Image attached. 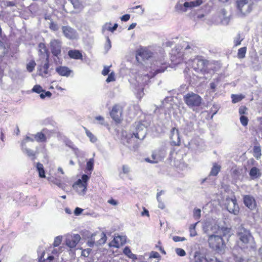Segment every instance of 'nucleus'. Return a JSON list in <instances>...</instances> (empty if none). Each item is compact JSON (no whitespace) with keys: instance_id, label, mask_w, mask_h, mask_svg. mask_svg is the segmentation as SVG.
I'll return each mask as SVG.
<instances>
[{"instance_id":"1","label":"nucleus","mask_w":262,"mask_h":262,"mask_svg":"<svg viewBox=\"0 0 262 262\" xmlns=\"http://www.w3.org/2000/svg\"><path fill=\"white\" fill-rule=\"evenodd\" d=\"M154 58V60L150 67V74L138 75L135 79H132L130 81L133 88L135 90L134 92L139 98L143 96V86L147 83L150 78L158 73L164 72L168 67V63L165 59L164 50H161L160 54L155 56Z\"/></svg>"},{"instance_id":"2","label":"nucleus","mask_w":262,"mask_h":262,"mask_svg":"<svg viewBox=\"0 0 262 262\" xmlns=\"http://www.w3.org/2000/svg\"><path fill=\"white\" fill-rule=\"evenodd\" d=\"M204 230L208 235V242L209 247L217 253L223 252L226 247L221 233L225 234L228 233L230 229L228 228H220L216 224L213 225H206L204 227Z\"/></svg>"},{"instance_id":"3","label":"nucleus","mask_w":262,"mask_h":262,"mask_svg":"<svg viewBox=\"0 0 262 262\" xmlns=\"http://www.w3.org/2000/svg\"><path fill=\"white\" fill-rule=\"evenodd\" d=\"M147 127L141 122L135 123L129 132L122 133V141L124 144L130 147L136 143L137 140H143L147 134Z\"/></svg>"},{"instance_id":"4","label":"nucleus","mask_w":262,"mask_h":262,"mask_svg":"<svg viewBox=\"0 0 262 262\" xmlns=\"http://www.w3.org/2000/svg\"><path fill=\"white\" fill-rule=\"evenodd\" d=\"M238 245L243 249L255 248L254 239L249 230L243 226H239L236 232Z\"/></svg>"},{"instance_id":"5","label":"nucleus","mask_w":262,"mask_h":262,"mask_svg":"<svg viewBox=\"0 0 262 262\" xmlns=\"http://www.w3.org/2000/svg\"><path fill=\"white\" fill-rule=\"evenodd\" d=\"M193 46L186 42H183L180 46H177L171 50L170 60L173 65L181 63L184 59L185 52L190 53L193 50Z\"/></svg>"},{"instance_id":"6","label":"nucleus","mask_w":262,"mask_h":262,"mask_svg":"<svg viewBox=\"0 0 262 262\" xmlns=\"http://www.w3.org/2000/svg\"><path fill=\"white\" fill-rule=\"evenodd\" d=\"M192 68L198 73H208L210 69L214 71L212 65L201 57H198L192 61Z\"/></svg>"},{"instance_id":"7","label":"nucleus","mask_w":262,"mask_h":262,"mask_svg":"<svg viewBox=\"0 0 262 262\" xmlns=\"http://www.w3.org/2000/svg\"><path fill=\"white\" fill-rule=\"evenodd\" d=\"M253 5V0H237V14L239 17H244L249 13Z\"/></svg>"},{"instance_id":"8","label":"nucleus","mask_w":262,"mask_h":262,"mask_svg":"<svg viewBox=\"0 0 262 262\" xmlns=\"http://www.w3.org/2000/svg\"><path fill=\"white\" fill-rule=\"evenodd\" d=\"M185 103L191 108L200 105L202 102L201 97L193 92H189L184 96Z\"/></svg>"},{"instance_id":"9","label":"nucleus","mask_w":262,"mask_h":262,"mask_svg":"<svg viewBox=\"0 0 262 262\" xmlns=\"http://www.w3.org/2000/svg\"><path fill=\"white\" fill-rule=\"evenodd\" d=\"M202 3V0H196L194 1L186 2L183 4L178 3L176 5L175 8L178 11L186 12L188 10L199 6Z\"/></svg>"},{"instance_id":"10","label":"nucleus","mask_w":262,"mask_h":262,"mask_svg":"<svg viewBox=\"0 0 262 262\" xmlns=\"http://www.w3.org/2000/svg\"><path fill=\"white\" fill-rule=\"evenodd\" d=\"M166 156V151L163 148H160L155 150L152 154L151 158H146V161L150 163H157L159 161H162Z\"/></svg>"},{"instance_id":"11","label":"nucleus","mask_w":262,"mask_h":262,"mask_svg":"<svg viewBox=\"0 0 262 262\" xmlns=\"http://www.w3.org/2000/svg\"><path fill=\"white\" fill-rule=\"evenodd\" d=\"M62 42L56 39H53L50 42V49L53 56L60 55L61 53Z\"/></svg>"},{"instance_id":"12","label":"nucleus","mask_w":262,"mask_h":262,"mask_svg":"<svg viewBox=\"0 0 262 262\" xmlns=\"http://www.w3.org/2000/svg\"><path fill=\"white\" fill-rule=\"evenodd\" d=\"M61 30L64 36L68 39L74 40L78 38L77 31L69 26H63Z\"/></svg>"},{"instance_id":"13","label":"nucleus","mask_w":262,"mask_h":262,"mask_svg":"<svg viewBox=\"0 0 262 262\" xmlns=\"http://www.w3.org/2000/svg\"><path fill=\"white\" fill-rule=\"evenodd\" d=\"M81 239L78 234H67L66 236V245L70 248H75Z\"/></svg>"},{"instance_id":"14","label":"nucleus","mask_w":262,"mask_h":262,"mask_svg":"<svg viewBox=\"0 0 262 262\" xmlns=\"http://www.w3.org/2000/svg\"><path fill=\"white\" fill-rule=\"evenodd\" d=\"M122 109L119 105H116L110 112L111 118L116 122L120 123L122 120Z\"/></svg>"},{"instance_id":"15","label":"nucleus","mask_w":262,"mask_h":262,"mask_svg":"<svg viewBox=\"0 0 262 262\" xmlns=\"http://www.w3.org/2000/svg\"><path fill=\"white\" fill-rule=\"evenodd\" d=\"M227 204L226 206L228 211L236 215L239 212V208L236 203L235 199H228L227 200Z\"/></svg>"},{"instance_id":"16","label":"nucleus","mask_w":262,"mask_h":262,"mask_svg":"<svg viewBox=\"0 0 262 262\" xmlns=\"http://www.w3.org/2000/svg\"><path fill=\"white\" fill-rule=\"evenodd\" d=\"M153 53L149 50L146 48H141L138 50L136 54V59L139 61V57H141L143 59H148L152 56Z\"/></svg>"},{"instance_id":"17","label":"nucleus","mask_w":262,"mask_h":262,"mask_svg":"<svg viewBox=\"0 0 262 262\" xmlns=\"http://www.w3.org/2000/svg\"><path fill=\"white\" fill-rule=\"evenodd\" d=\"M56 72L61 76L68 77L73 73V71L66 66H59L55 68Z\"/></svg>"},{"instance_id":"18","label":"nucleus","mask_w":262,"mask_h":262,"mask_svg":"<svg viewBox=\"0 0 262 262\" xmlns=\"http://www.w3.org/2000/svg\"><path fill=\"white\" fill-rule=\"evenodd\" d=\"M45 63L43 66L40 67L38 70V75L42 77H46L49 74V55L46 56Z\"/></svg>"},{"instance_id":"19","label":"nucleus","mask_w":262,"mask_h":262,"mask_svg":"<svg viewBox=\"0 0 262 262\" xmlns=\"http://www.w3.org/2000/svg\"><path fill=\"white\" fill-rule=\"evenodd\" d=\"M170 139L174 145L179 146L180 144V137L178 129L173 128L170 132Z\"/></svg>"},{"instance_id":"20","label":"nucleus","mask_w":262,"mask_h":262,"mask_svg":"<svg viewBox=\"0 0 262 262\" xmlns=\"http://www.w3.org/2000/svg\"><path fill=\"white\" fill-rule=\"evenodd\" d=\"M249 174L251 180H255L259 179L261 177V172L259 168L254 166L250 169Z\"/></svg>"},{"instance_id":"21","label":"nucleus","mask_w":262,"mask_h":262,"mask_svg":"<svg viewBox=\"0 0 262 262\" xmlns=\"http://www.w3.org/2000/svg\"><path fill=\"white\" fill-rule=\"evenodd\" d=\"M245 205L250 209L255 207V201L254 198L250 195H246L244 197Z\"/></svg>"},{"instance_id":"22","label":"nucleus","mask_w":262,"mask_h":262,"mask_svg":"<svg viewBox=\"0 0 262 262\" xmlns=\"http://www.w3.org/2000/svg\"><path fill=\"white\" fill-rule=\"evenodd\" d=\"M83 185H84L81 183V180L79 179L74 184L73 187L78 194L83 195L85 194L86 190V189H83V188L82 187V186H83Z\"/></svg>"},{"instance_id":"23","label":"nucleus","mask_w":262,"mask_h":262,"mask_svg":"<svg viewBox=\"0 0 262 262\" xmlns=\"http://www.w3.org/2000/svg\"><path fill=\"white\" fill-rule=\"evenodd\" d=\"M68 55L71 58L75 59H82V55L81 52L77 50H71L69 51Z\"/></svg>"},{"instance_id":"24","label":"nucleus","mask_w":262,"mask_h":262,"mask_svg":"<svg viewBox=\"0 0 262 262\" xmlns=\"http://www.w3.org/2000/svg\"><path fill=\"white\" fill-rule=\"evenodd\" d=\"M23 152L32 160L35 159L36 153L33 150L28 148L26 146H21Z\"/></svg>"},{"instance_id":"25","label":"nucleus","mask_w":262,"mask_h":262,"mask_svg":"<svg viewBox=\"0 0 262 262\" xmlns=\"http://www.w3.org/2000/svg\"><path fill=\"white\" fill-rule=\"evenodd\" d=\"M115 243L113 246L115 247H119L125 243V237L123 236H117L114 237L113 241Z\"/></svg>"},{"instance_id":"26","label":"nucleus","mask_w":262,"mask_h":262,"mask_svg":"<svg viewBox=\"0 0 262 262\" xmlns=\"http://www.w3.org/2000/svg\"><path fill=\"white\" fill-rule=\"evenodd\" d=\"M39 52L42 58H46V56L49 55L46 46L43 43H40L38 45Z\"/></svg>"},{"instance_id":"27","label":"nucleus","mask_w":262,"mask_h":262,"mask_svg":"<svg viewBox=\"0 0 262 262\" xmlns=\"http://www.w3.org/2000/svg\"><path fill=\"white\" fill-rule=\"evenodd\" d=\"M227 12L225 9L221 11L220 17L222 24L223 25H227L229 22V18L226 15Z\"/></svg>"},{"instance_id":"28","label":"nucleus","mask_w":262,"mask_h":262,"mask_svg":"<svg viewBox=\"0 0 262 262\" xmlns=\"http://www.w3.org/2000/svg\"><path fill=\"white\" fill-rule=\"evenodd\" d=\"M75 9H81L83 7L84 0H69Z\"/></svg>"},{"instance_id":"29","label":"nucleus","mask_w":262,"mask_h":262,"mask_svg":"<svg viewBox=\"0 0 262 262\" xmlns=\"http://www.w3.org/2000/svg\"><path fill=\"white\" fill-rule=\"evenodd\" d=\"M253 156L258 160L261 156V149L259 145H254L253 148Z\"/></svg>"},{"instance_id":"30","label":"nucleus","mask_w":262,"mask_h":262,"mask_svg":"<svg viewBox=\"0 0 262 262\" xmlns=\"http://www.w3.org/2000/svg\"><path fill=\"white\" fill-rule=\"evenodd\" d=\"M35 140L38 142H43L46 141V137L44 133L42 132L37 133L34 135H32Z\"/></svg>"},{"instance_id":"31","label":"nucleus","mask_w":262,"mask_h":262,"mask_svg":"<svg viewBox=\"0 0 262 262\" xmlns=\"http://www.w3.org/2000/svg\"><path fill=\"white\" fill-rule=\"evenodd\" d=\"M36 167L38 172L39 177L41 178H45L46 177V176L43 165L40 163L38 162L36 164Z\"/></svg>"},{"instance_id":"32","label":"nucleus","mask_w":262,"mask_h":262,"mask_svg":"<svg viewBox=\"0 0 262 262\" xmlns=\"http://www.w3.org/2000/svg\"><path fill=\"white\" fill-rule=\"evenodd\" d=\"M221 167L220 165L217 164L216 163L213 164L211 171L210 172V176H217L221 170Z\"/></svg>"},{"instance_id":"33","label":"nucleus","mask_w":262,"mask_h":262,"mask_svg":"<svg viewBox=\"0 0 262 262\" xmlns=\"http://www.w3.org/2000/svg\"><path fill=\"white\" fill-rule=\"evenodd\" d=\"M8 52V48L5 43L0 40V57H4Z\"/></svg>"},{"instance_id":"34","label":"nucleus","mask_w":262,"mask_h":262,"mask_svg":"<svg viewBox=\"0 0 262 262\" xmlns=\"http://www.w3.org/2000/svg\"><path fill=\"white\" fill-rule=\"evenodd\" d=\"M123 253L130 258H132L133 259H136L137 258V256L135 254L132 253L130 249L128 247H126L124 249Z\"/></svg>"},{"instance_id":"35","label":"nucleus","mask_w":262,"mask_h":262,"mask_svg":"<svg viewBox=\"0 0 262 262\" xmlns=\"http://www.w3.org/2000/svg\"><path fill=\"white\" fill-rule=\"evenodd\" d=\"M130 171V167L127 165H123L122 167L121 170L119 172V176L121 177L122 174H127Z\"/></svg>"},{"instance_id":"36","label":"nucleus","mask_w":262,"mask_h":262,"mask_svg":"<svg viewBox=\"0 0 262 262\" xmlns=\"http://www.w3.org/2000/svg\"><path fill=\"white\" fill-rule=\"evenodd\" d=\"M244 98V96L243 95H235L232 94L231 95V98L232 102L234 103H237L241 101Z\"/></svg>"},{"instance_id":"37","label":"nucleus","mask_w":262,"mask_h":262,"mask_svg":"<svg viewBox=\"0 0 262 262\" xmlns=\"http://www.w3.org/2000/svg\"><path fill=\"white\" fill-rule=\"evenodd\" d=\"M90 179V177L86 174H83L81 177V182L82 184H83L84 185L83 186H82L83 187V189H86L87 188V182Z\"/></svg>"},{"instance_id":"38","label":"nucleus","mask_w":262,"mask_h":262,"mask_svg":"<svg viewBox=\"0 0 262 262\" xmlns=\"http://www.w3.org/2000/svg\"><path fill=\"white\" fill-rule=\"evenodd\" d=\"M247 48L246 47H243L238 49L237 53V56L239 58H243L245 56L246 53Z\"/></svg>"},{"instance_id":"39","label":"nucleus","mask_w":262,"mask_h":262,"mask_svg":"<svg viewBox=\"0 0 262 262\" xmlns=\"http://www.w3.org/2000/svg\"><path fill=\"white\" fill-rule=\"evenodd\" d=\"M61 54L60 55H58L57 56H54L53 57V60L56 66H60V64L62 63V59L61 57Z\"/></svg>"},{"instance_id":"40","label":"nucleus","mask_w":262,"mask_h":262,"mask_svg":"<svg viewBox=\"0 0 262 262\" xmlns=\"http://www.w3.org/2000/svg\"><path fill=\"white\" fill-rule=\"evenodd\" d=\"M43 91V89L40 85H35L32 89V92H35L38 94H41Z\"/></svg>"},{"instance_id":"41","label":"nucleus","mask_w":262,"mask_h":262,"mask_svg":"<svg viewBox=\"0 0 262 262\" xmlns=\"http://www.w3.org/2000/svg\"><path fill=\"white\" fill-rule=\"evenodd\" d=\"M94 161L93 158L90 159L86 163V169L87 170L91 171L93 170L94 168Z\"/></svg>"},{"instance_id":"42","label":"nucleus","mask_w":262,"mask_h":262,"mask_svg":"<svg viewBox=\"0 0 262 262\" xmlns=\"http://www.w3.org/2000/svg\"><path fill=\"white\" fill-rule=\"evenodd\" d=\"M34 138L33 136L32 137L27 136L26 138L23 140L21 143V146H26V143L28 142H33L34 140Z\"/></svg>"},{"instance_id":"43","label":"nucleus","mask_w":262,"mask_h":262,"mask_svg":"<svg viewBox=\"0 0 262 262\" xmlns=\"http://www.w3.org/2000/svg\"><path fill=\"white\" fill-rule=\"evenodd\" d=\"M218 83H219V79H214V81L211 82L210 83V89L211 90L212 92H214L215 91V89H216L217 85H218Z\"/></svg>"},{"instance_id":"44","label":"nucleus","mask_w":262,"mask_h":262,"mask_svg":"<svg viewBox=\"0 0 262 262\" xmlns=\"http://www.w3.org/2000/svg\"><path fill=\"white\" fill-rule=\"evenodd\" d=\"M85 133H86L87 136L90 138V141L94 143L96 141V140H97L96 138L94 136V135L90 131H89L86 129Z\"/></svg>"},{"instance_id":"45","label":"nucleus","mask_w":262,"mask_h":262,"mask_svg":"<svg viewBox=\"0 0 262 262\" xmlns=\"http://www.w3.org/2000/svg\"><path fill=\"white\" fill-rule=\"evenodd\" d=\"M36 63L34 61H30L27 65V69L29 72H31L33 71Z\"/></svg>"},{"instance_id":"46","label":"nucleus","mask_w":262,"mask_h":262,"mask_svg":"<svg viewBox=\"0 0 262 262\" xmlns=\"http://www.w3.org/2000/svg\"><path fill=\"white\" fill-rule=\"evenodd\" d=\"M111 41L108 36L106 37V42L104 45V49L106 52H107L111 48Z\"/></svg>"},{"instance_id":"47","label":"nucleus","mask_w":262,"mask_h":262,"mask_svg":"<svg viewBox=\"0 0 262 262\" xmlns=\"http://www.w3.org/2000/svg\"><path fill=\"white\" fill-rule=\"evenodd\" d=\"M62 237L61 236H56L54 241L53 246L54 247H56L59 246L62 241Z\"/></svg>"},{"instance_id":"48","label":"nucleus","mask_w":262,"mask_h":262,"mask_svg":"<svg viewBox=\"0 0 262 262\" xmlns=\"http://www.w3.org/2000/svg\"><path fill=\"white\" fill-rule=\"evenodd\" d=\"M48 180L53 183L54 184H56L57 186H58L59 188H61V189H64V185L63 184H62L61 183H60L59 181L56 180H54V179H52V178H48Z\"/></svg>"},{"instance_id":"49","label":"nucleus","mask_w":262,"mask_h":262,"mask_svg":"<svg viewBox=\"0 0 262 262\" xmlns=\"http://www.w3.org/2000/svg\"><path fill=\"white\" fill-rule=\"evenodd\" d=\"M52 96V93L49 91H43L40 94L39 96L41 99H43L46 97L50 98Z\"/></svg>"},{"instance_id":"50","label":"nucleus","mask_w":262,"mask_h":262,"mask_svg":"<svg viewBox=\"0 0 262 262\" xmlns=\"http://www.w3.org/2000/svg\"><path fill=\"white\" fill-rule=\"evenodd\" d=\"M240 121L241 124L244 126H246L247 125L248 123V119L247 117L244 115H242L240 117Z\"/></svg>"},{"instance_id":"51","label":"nucleus","mask_w":262,"mask_h":262,"mask_svg":"<svg viewBox=\"0 0 262 262\" xmlns=\"http://www.w3.org/2000/svg\"><path fill=\"white\" fill-rule=\"evenodd\" d=\"M201 210L200 209H194L193 210V217L195 220L200 219Z\"/></svg>"},{"instance_id":"52","label":"nucleus","mask_w":262,"mask_h":262,"mask_svg":"<svg viewBox=\"0 0 262 262\" xmlns=\"http://www.w3.org/2000/svg\"><path fill=\"white\" fill-rule=\"evenodd\" d=\"M177 254L180 256H184L186 253L184 250L181 248H177L175 250Z\"/></svg>"},{"instance_id":"53","label":"nucleus","mask_w":262,"mask_h":262,"mask_svg":"<svg viewBox=\"0 0 262 262\" xmlns=\"http://www.w3.org/2000/svg\"><path fill=\"white\" fill-rule=\"evenodd\" d=\"M95 120L98 121V123H99L101 125H105L104 118L102 116H96L95 118Z\"/></svg>"},{"instance_id":"54","label":"nucleus","mask_w":262,"mask_h":262,"mask_svg":"<svg viewBox=\"0 0 262 262\" xmlns=\"http://www.w3.org/2000/svg\"><path fill=\"white\" fill-rule=\"evenodd\" d=\"M243 39V38L242 37L241 35L239 34H237L234 39L235 45L236 46L239 45Z\"/></svg>"},{"instance_id":"55","label":"nucleus","mask_w":262,"mask_h":262,"mask_svg":"<svg viewBox=\"0 0 262 262\" xmlns=\"http://www.w3.org/2000/svg\"><path fill=\"white\" fill-rule=\"evenodd\" d=\"M54 259V257L52 255L48 256L47 259H42V257H41L39 259V262H53L52 261Z\"/></svg>"},{"instance_id":"56","label":"nucleus","mask_w":262,"mask_h":262,"mask_svg":"<svg viewBox=\"0 0 262 262\" xmlns=\"http://www.w3.org/2000/svg\"><path fill=\"white\" fill-rule=\"evenodd\" d=\"M115 74L113 72H112L110 74H108V76L106 80V81L107 83H109L110 82L115 81Z\"/></svg>"},{"instance_id":"57","label":"nucleus","mask_w":262,"mask_h":262,"mask_svg":"<svg viewBox=\"0 0 262 262\" xmlns=\"http://www.w3.org/2000/svg\"><path fill=\"white\" fill-rule=\"evenodd\" d=\"M105 30H108L112 32V27H111V23H106L102 27V32L104 33V32Z\"/></svg>"},{"instance_id":"58","label":"nucleus","mask_w":262,"mask_h":262,"mask_svg":"<svg viewBox=\"0 0 262 262\" xmlns=\"http://www.w3.org/2000/svg\"><path fill=\"white\" fill-rule=\"evenodd\" d=\"M51 30L56 31L59 29V27L57 24L54 23V22H51L49 26Z\"/></svg>"},{"instance_id":"59","label":"nucleus","mask_w":262,"mask_h":262,"mask_svg":"<svg viewBox=\"0 0 262 262\" xmlns=\"http://www.w3.org/2000/svg\"><path fill=\"white\" fill-rule=\"evenodd\" d=\"M172 239L175 242H183L186 240L184 237H180L178 236H174L172 237Z\"/></svg>"},{"instance_id":"60","label":"nucleus","mask_w":262,"mask_h":262,"mask_svg":"<svg viewBox=\"0 0 262 262\" xmlns=\"http://www.w3.org/2000/svg\"><path fill=\"white\" fill-rule=\"evenodd\" d=\"M232 258L233 260H232L231 262H243L244 259L239 256H237L236 255H233Z\"/></svg>"},{"instance_id":"61","label":"nucleus","mask_w":262,"mask_h":262,"mask_svg":"<svg viewBox=\"0 0 262 262\" xmlns=\"http://www.w3.org/2000/svg\"><path fill=\"white\" fill-rule=\"evenodd\" d=\"M247 110V108L245 106H242L239 108V110H238L239 114H240L241 116L244 115V114H246Z\"/></svg>"},{"instance_id":"62","label":"nucleus","mask_w":262,"mask_h":262,"mask_svg":"<svg viewBox=\"0 0 262 262\" xmlns=\"http://www.w3.org/2000/svg\"><path fill=\"white\" fill-rule=\"evenodd\" d=\"M106 241V234L102 232L101 234V239L99 240V244H104Z\"/></svg>"},{"instance_id":"63","label":"nucleus","mask_w":262,"mask_h":262,"mask_svg":"<svg viewBox=\"0 0 262 262\" xmlns=\"http://www.w3.org/2000/svg\"><path fill=\"white\" fill-rule=\"evenodd\" d=\"M206 259L207 260L206 262H222V261L220 260L219 259H217L216 257H212V258H209V257H205Z\"/></svg>"},{"instance_id":"64","label":"nucleus","mask_w":262,"mask_h":262,"mask_svg":"<svg viewBox=\"0 0 262 262\" xmlns=\"http://www.w3.org/2000/svg\"><path fill=\"white\" fill-rule=\"evenodd\" d=\"M157 201L158 202V207L161 209H164L165 208V205L161 198H159Z\"/></svg>"}]
</instances>
